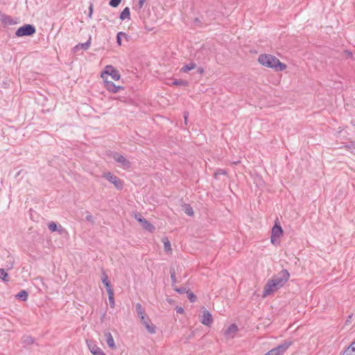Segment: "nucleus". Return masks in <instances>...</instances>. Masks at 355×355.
Masks as SVG:
<instances>
[{"label":"nucleus","instance_id":"nucleus-25","mask_svg":"<svg viewBox=\"0 0 355 355\" xmlns=\"http://www.w3.org/2000/svg\"><path fill=\"white\" fill-rule=\"evenodd\" d=\"M22 343L26 345H31L33 343V338L29 336H24L22 338Z\"/></svg>","mask_w":355,"mask_h":355},{"label":"nucleus","instance_id":"nucleus-35","mask_svg":"<svg viewBox=\"0 0 355 355\" xmlns=\"http://www.w3.org/2000/svg\"><path fill=\"white\" fill-rule=\"evenodd\" d=\"M146 0H139L138 4L137 6V10H140L144 6Z\"/></svg>","mask_w":355,"mask_h":355},{"label":"nucleus","instance_id":"nucleus-10","mask_svg":"<svg viewBox=\"0 0 355 355\" xmlns=\"http://www.w3.org/2000/svg\"><path fill=\"white\" fill-rule=\"evenodd\" d=\"M113 159L118 163L121 164V166L123 167L124 169H128L130 167V162L129 160H128L123 155L114 153L112 155Z\"/></svg>","mask_w":355,"mask_h":355},{"label":"nucleus","instance_id":"nucleus-19","mask_svg":"<svg viewBox=\"0 0 355 355\" xmlns=\"http://www.w3.org/2000/svg\"><path fill=\"white\" fill-rule=\"evenodd\" d=\"M162 241L164 243V251L168 254L171 253L172 249L171 247V243H170L169 240L168 239V238L164 237V238H162Z\"/></svg>","mask_w":355,"mask_h":355},{"label":"nucleus","instance_id":"nucleus-6","mask_svg":"<svg viewBox=\"0 0 355 355\" xmlns=\"http://www.w3.org/2000/svg\"><path fill=\"white\" fill-rule=\"evenodd\" d=\"M35 33V28L31 24H26L19 28L15 32L17 37L30 36Z\"/></svg>","mask_w":355,"mask_h":355},{"label":"nucleus","instance_id":"nucleus-16","mask_svg":"<svg viewBox=\"0 0 355 355\" xmlns=\"http://www.w3.org/2000/svg\"><path fill=\"white\" fill-rule=\"evenodd\" d=\"M105 338V342L107 345V346L112 349H116V344L114 340V338L110 332H105L104 334Z\"/></svg>","mask_w":355,"mask_h":355},{"label":"nucleus","instance_id":"nucleus-12","mask_svg":"<svg viewBox=\"0 0 355 355\" xmlns=\"http://www.w3.org/2000/svg\"><path fill=\"white\" fill-rule=\"evenodd\" d=\"M104 83H105V87H106V89L112 93H116L120 89H123V87L116 86L112 81L109 80L108 79L104 80Z\"/></svg>","mask_w":355,"mask_h":355},{"label":"nucleus","instance_id":"nucleus-26","mask_svg":"<svg viewBox=\"0 0 355 355\" xmlns=\"http://www.w3.org/2000/svg\"><path fill=\"white\" fill-rule=\"evenodd\" d=\"M196 64L194 63H190L183 67L181 69L182 71L188 72L189 71L195 69Z\"/></svg>","mask_w":355,"mask_h":355},{"label":"nucleus","instance_id":"nucleus-40","mask_svg":"<svg viewBox=\"0 0 355 355\" xmlns=\"http://www.w3.org/2000/svg\"><path fill=\"white\" fill-rule=\"evenodd\" d=\"M352 147V148H355V144H353L352 146H347V148H351Z\"/></svg>","mask_w":355,"mask_h":355},{"label":"nucleus","instance_id":"nucleus-38","mask_svg":"<svg viewBox=\"0 0 355 355\" xmlns=\"http://www.w3.org/2000/svg\"><path fill=\"white\" fill-rule=\"evenodd\" d=\"M184 122H185V123H187V118H188V113L184 112Z\"/></svg>","mask_w":355,"mask_h":355},{"label":"nucleus","instance_id":"nucleus-17","mask_svg":"<svg viewBox=\"0 0 355 355\" xmlns=\"http://www.w3.org/2000/svg\"><path fill=\"white\" fill-rule=\"evenodd\" d=\"M101 280L106 288V291H107L108 295H112V288H111L110 282L107 279V275L104 272H103Z\"/></svg>","mask_w":355,"mask_h":355},{"label":"nucleus","instance_id":"nucleus-27","mask_svg":"<svg viewBox=\"0 0 355 355\" xmlns=\"http://www.w3.org/2000/svg\"><path fill=\"white\" fill-rule=\"evenodd\" d=\"M170 273H171V281H172V286H173V287H174L175 284L177 282L175 270L173 268H171Z\"/></svg>","mask_w":355,"mask_h":355},{"label":"nucleus","instance_id":"nucleus-4","mask_svg":"<svg viewBox=\"0 0 355 355\" xmlns=\"http://www.w3.org/2000/svg\"><path fill=\"white\" fill-rule=\"evenodd\" d=\"M146 312H138L142 324L150 334L156 333V327L151 322L150 320L145 315Z\"/></svg>","mask_w":355,"mask_h":355},{"label":"nucleus","instance_id":"nucleus-42","mask_svg":"<svg viewBox=\"0 0 355 355\" xmlns=\"http://www.w3.org/2000/svg\"><path fill=\"white\" fill-rule=\"evenodd\" d=\"M352 344H353L354 347H355V340Z\"/></svg>","mask_w":355,"mask_h":355},{"label":"nucleus","instance_id":"nucleus-2","mask_svg":"<svg viewBox=\"0 0 355 355\" xmlns=\"http://www.w3.org/2000/svg\"><path fill=\"white\" fill-rule=\"evenodd\" d=\"M258 61L261 65L270 68L275 71H282L287 67L286 64L281 62L279 59L270 54L260 55Z\"/></svg>","mask_w":355,"mask_h":355},{"label":"nucleus","instance_id":"nucleus-43","mask_svg":"<svg viewBox=\"0 0 355 355\" xmlns=\"http://www.w3.org/2000/svg\"><path fill=\"white\" fill-rule=\"evenodd\" d=\"M137 308H139V306H140L139 304H137Z\"/></svg>","mask_w":355,"mask_h":355},{"label":"nucleus","instance_id":"nucleus-30","mask_svg":"<svg viewBox=\"0 0 355 355\" xmlns=\"http://www.w3.org/2000/svg\"><path fill=\"white\" fill-rule=\"evenodd\" d=\"M173 289L179 293H181V294H184V293H186L187 294V292H188L189 290H187L185 287H180V288H178L177 286H174L173 287Z\"/></svg>","mask_w":355,"mask_h":355},{"label":"nucleus","instance_id":"nucleus-28","mask_svg":"<svg viewBox=\"0 0 355 355\" xmlns=\"http://www.w3.org/2000/svg\"><path fill=\"white\" fill-rule=\"evenodd\" d=\"M8 273L6 272V270L4 269L0 268V279L7 282L8 281Z\"/></svg>","mask_w":355,"mask_h":355},{"label":"nucleus","instance_id":"nucleus-8","mask_svg":"<svg viewBox=\"0 0 355 355\" xmlns=\"http://www.w3.org/2000/svg\"><path fill=\"white\" fill-rule=\"evenodd\" d=\"M135 218L140 223L142 228L150 232H153L155 227L153 225L149 223L146 219L142 217L139 214H135Z\"/></svg>","mask_w":355,"mask_h":355},{"label":"nucleus","instance_id":"nucleus-29","mask_svg":"<svg viewBox=\"0 0 355 355\" xmlns=\"http://www.w3.org/2000/svg\"><path fill=\"white\" fill-rule=\"evenodd\" d=\"M187 297L190 300V302H193L196 300V296L191 291H188L187 292Z\"/></svg>","mask_w":355,"mask_h":355},{"label":"nucleus","instance_id":"nucleus-14","mask_svg":"<svg viewBox=\"0 0 355 355\" xmlns=\"http://www.w3.org/2000/svg\"><path fill=\"white\" fill-rule=\"evenodd\" d=\"M87 347L92 354H94V355H106L99 347L94 345L90 340H87Z\"/></svg>","mask_w":355,"mask_h":355},{"label":"nucleus","instance_id":"nucleus-13","mask_svg":"<svg viewBox=\"0 0 355 355\" xmlns=\"http://www.w3.org/2000/svg\"><path fill=\"white\" fill-rule=\"evenodd\" d=\"M238 330V327L234 324H232L225 331L224 335L227 339L233 338L237 333Z\"/></svg>","mask_w":355,"mask_h":355},{"label":"nucleus","instance_id":"nucleus-7","mask_svg":"<svg viewBox=\"0 0 355 355\" xmlns=\"http://www.w3.org/2000/svg\"><path fill=\"white\" fill-rule=\"evenodd\" d=\"M103 177L105 178L107 181L114 184L116 189H122L123 188V182L119 179L116 176L114 175L111 173H104L103 174Z\"/></svg>","mask_w":355,"mask_h":355},{"label":"nucleus","instance_id":"nucleus-34","mask_svg":"<svg viewBox=\"0 0 355 355\" xmlns=\"http://www.w3.org/2000/svg\"><path fill=\"white\" fill-rule=\"evenodd\" d=\"M173 85H187V83L184 80H175L172 83Z\"/></svg>","mask_w":355,"mask_h":355},{"label":"nucleus","instance_id":"nucleus-9","mask_svg":"<svg viewBox=\"0 0 355 355\" xmlns=\"http://www.w3.org/2000/svg\"><path fill=\"white\" fill-rule=\"evenodd\" d=\"M283 230L280 225L275 223L272 229L270 240L273 244L279 243V239L282 235Z\"/></svg>","mask_w":355,"mask_h":355},{"label":"nucleus","instance_id":"nucleus-20","mask_svg":"<svg viewBox=\"0 0 355 355\" xmlns=\"http://www.w3.org/2000/svg\"><path fill=\"white\" fill-rule=\"evenodd\" d=\"M129 18H130V9H129V8L126 7L121 12V13L120 15V19L121 20H125V19H129Z\"/></svg>","mask_w":355,"mask_h":355},{"label":"nucleus","instance_id":"nucleus-5","mask_svg":"<svg viewBox=\"0 0 355 355\" xmlns=\"http://www.w3.org/2000/svg\"><path fill=\"white\" fill-rule=\"evenodd\" d=\"M292 344V341H286L277 347L272 349L264 355H282Z\"/></svg>","mask_w":355,"mask_h":355},{"label":"nucleus","instance_id":"nucleus-18","mask_svg":"<svg viewBox=\"0 0 355 355\" xmlns=\"http://www.w3.org/2000/svg\"><path fill=\"white\" fill-rule=\"evenodd\" d=\"M48 227H49V230L53 232L58 231V232H59L60 234H62V232L63 231L62 227L61 225L58 226L56 225V223L54 222L49 223L48 225Z\"/></svg>","mask_w":355,"mask_h":355},{"label":"nucleus","instance_id":"nucleus-11","mask_svg":"<svg viewBox=\"0 0 355 355\" xmlns=\"http://www.w3.org/2000/svg\"><path fill=\"white\" fill-rule=\"evenodd\" d=\"M0 23H1L3 26H10L15 25L17 24V19L11 17L10 16L6 15L5 14L0 15Z\"/></svg>","mask_w":355,"mask_h":355},{"label":"nucleus","instance_id":"nucleus-21","mask_svg":"<svg viewBox=\"0 0 355 355\" xmlns=\"http://www.w3.org/2000/svg\"><path fill=\"white\" fill-rule=\"evenodd\" d=\"M16 297L18 300H22V301H26L27 300V297H28V293L26 291L22 290L19 293H17L16 295Z\"/></svg>","mask_w":355,"mask_h":355},{"label":"nucleus","instance_id":"nucleus-24","mask_svg":"<svg viewBox=\"0 0 355 355\" xmlns=\"http://www.w3.org/2000/svg\"><path fill=\"white\" fill-rule=\"evenodd\" d=\"M343 355H355V347H354L353 344H351L350 346L344 351Z\"/></svg>","mask_w":355,"mask_h":355},{"label":"nucleus","instance_id":"nucleus-39","mask_svg":"<svg viewBox=\"0 0 355 355\" xmlns=\"http://www.w3.org/2000/svg\"><path fill=\"white\" fill-rule=\"evenodd\" d=\"M225 173V171L223 170H219L216 173V175H218V174H224Z\"/></svg>","mask_w":355,"mask_h":355},{"label":"nucleus","instance_id":"nucleus-32","mask_svg":"<svg viewBox=\"0 0 355 355\" xmlns=\"http://www.w3.org/2000/svg\"><path fill=\"white\" fill-rule=\"evenodd\" d=\"M109 296V302L111 309H114V291H112V295H108Z\"/></svg>","mask_w":355,"mask_h":355},{"label":"nucleus","instance_id":"nucleus-44","mask_svg":"<svg viewBox=\"0 0 355 355\" xmlns=\"http://www.w3.org/2000/svg\"><path fill=\"white\" fill-rule=\"evenodd\" d=\"M137 308H139V306H140L139 304H137Z\"/></svg>","mask_w":355,"mask_h":355},{"label":"nucleus","instance_id":"nucleus-15","mask_svg":"<svg viewBox=\"0 0 355 355\" xmlns=\"http://www.w3.org/2000/svg\"><path fill=\"white\" fill-rule=\"evenodd\" d=\"M200 321L204 325L210 327L213 322L212 315L209 312H203V314L200 315Z\"/></svg>","mask_w":355,"mask_h":355},{"label":"nucleus","instance_id":"nucleus-37","mask_svg":"<svg viewBox=\"0 0 355 355\" xmlns=\"http://www.w3.org/2000/svg\"><path fill=\"white\" fill-rule=\"evenodd\" d=\"M92 11H93V7H92V5H91V6H89V17L90 18L92 17Z\"/></svg>","mask_w":355,"mask_h":355},{"label":"nucleus","instance_id":"nucleus-33","mask_svg":"<svg viewBox=\"0 0 355 355\" xmlns=\"http://www.w3.org/2000/svg\"><path fill=\"white\" fill-rule=\"evenodd\" d=\"M121 0H110L109 4L110 6H111L112 7H117L119 3H121Z\"/></svg>","mask_w":355,"mask_h":355},{"label":"nucleus","instance_id":"nucleus-31","mask_svg":"<svg viewBox=\"0 0 355 355\" xmlns=\"http://www.w3.org/2000/svg\"><path fill=\"white\" fill-rule=\"evenodd\" d=\"M121 36L124 37L125 38H127V35L124 33L119 32L117 34L116 40L119 45H121Z\"/></svg>","mask_w":355,"mask_h":355},{"label":"nucleus","instance_id":"nucleus-3","mask_svg":"<svg viewBox=\"0 0 355 355\" xmlns=\"http://www.w3.org/2000/svg\"><path fill=\"white\" fill-rule=\"evenodd\" d=\"M108 76L114 80H119L121 77L119 71L112 65H107L101 73V78L103 80L108 79Z\"/></svg>","mask_w":355,"mask_h":355},{"label":"nucleus","instance_id":"nucleus-22","mask_svg":"<svg viewBox=\"0 0 355 355\" xmlns=\"http://www.w3.org/2000/svg\"><path fill=\"white\" fill-rule=\"evenodd\" d=\"M90 40L89 39L87 42L85 43H81V44H79L78 45H76L75 47H74V49L75 51H77L80 49H89V46H90Z\"/></svg>","mask_w":355,"mask_h":355},{"label":"nucleus","instance_id":"nucleus-1","mask_svg":"<svg viewBox=\"0 0 355 355\" xmlns=\"http://www.w3.org/2000/svg\"><path fill=\"white\" fill-rule=\"evenodd\" d=\"M289 272L286 270L280 271L268 281L263 288V297H266L282 288L288 280Z\"/></svg>","mask_w":355,"mask_h":355},{"label":"nucleus","instance_id":"nucleus-36","mask_svg":"<svg viewBox=\"0 0 355 355\" xmlns=\"http://www.w3.org/2000/svg\"><path fill=\"white\" fill-rule=\"evenodd\" d=\"M86 219H87L88 221H90V222L93 221V217H92V215H87V216H86Z\"/></svg>","mask_w":355,"mask_h":355},{"label":"nucleus","instance_id":"nucleus-23","mask_svg":"<svg viewBox=\"0 0 355 355\" xmlns=\"http://www.w3.org/2000/svg\"><path fill=\"white\" fill-rule=\"evenodd\" d=\"M182 210L185 214H187L188 216H193V211L192 207L189 205H184L182 206Z\"/></svg>","mask_w":355,"mask_h":355},{"label":"nucleus","instance_id":"nucleus-41","mask_svg":"<svg viewBox=\"0 0 355 355\" xmlns=\"http://www.w3.org/2000/svg\"><path fill=\"white\" fill-rule=\"evenodd\" d=\"M178 311H183L182 308H180Z\"/></svg>","mask_w":355,"mask_h":355}]
</instances>
